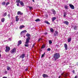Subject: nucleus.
<instances>
[{"mask_svg": "<svg viewBox=\"0 0 78 78\" xmlns=\"http://www.w3.org/2000/svg\"><path fill=\"white\" fill-rule=\"evenodd\" d=\"M30 40V37H28V38L26 40V41L25 42V44H24L25 47H28L29 46V44H28L29 43V40Z\"/></svg>", "mask_w": 78, "mask_h": 78, "instance_id": "f257e3e1", "label": "nucleus"}, {"mask_svg": "<svg viewBox=\"0 0 78 78\" xmlns=\"http://www.w3.org/2000/svg\"><path fill=\"white\" fill-rule=\"evenodd\" d=\"M59 57H60V55H59V54L58 53H56L54 55V57L55 60L58 59Z\"/></svg>", "mask_w": 78, "mask_h": 78, "instance_id": "f03ea898", "label": "nucleus"}, {"mask_svg": "<svg viewBox=\"0 0 78 78\" xmlns=\"http://www.w3.org/2000/svg\"><path fill=\"white\" fill-rule=\"evenodd\" d=\"M6 49L5 51L6 52H8V51H9V50H10V47L8 46H6Z\"/></svg>", "mask_w": 78, "mask_h": 78, "instance_id": "7ed1b4c3", "label": "nucleus"}, {"mask_svg": "<svg viewBox=\"0 0 78 78\" xmlns=\"http://www.w3.org/2000/svg\"><path fill=\"white\" fill-rule=\"evenodd\" d=\"M61 75H62V76H63L64 77H66V76H67L68 75V73H62L61 74Z\"/></svg>", "mask_w": 78, "mask_h": 78, "instance_id": "20e7f679", "label": "nucleus"}, {"mask_svg": "<svg viewBox=\"0 0 78 78\" xmlns=\"http://www.w3.org/2000/svg\"><path fill=\"white\" fill-rule=\"evenodd\" d=\"M27 30H24L22 31V32H21L20 33V34L21 35H23V34H25V33H27Z\"/></svg>", "mask_w": 78, "mask_h": 78, "instance_id": "39448f33", "label": "nucleus"}, {"mask_svg": "<svg viewBox=\"0 0 78 78\" xmlns=\"http://www.w3.org/2000/svg\"><path fill=\"white\" fill-rule=\"evenodd\" d=\"M71 28H73V29H74V30H78V29H77V27L76 26H73Z\"/></svg>", "mask_w": 78, "mask_h": 78, "instance_id": "423d86ee", "label": "nucleus"}, {"mask_svg": "<svg viewBox=\"0 0 78 78\" xmlns=\"http://www.w3.org/2000/svg\"><path fill=\"white\" fill-rule=\"evenodd\" d=\"M69 6L70 8H71L72 9H75L74 6L72 4H69Z\"/></svg>", "mask_w": 78, "mask_h": 78, "instance_id": "0eeeda50", "label": "nucleus"}, {"mask_svg": "<svg viewBox=\"0 0 78 78\" xmlns=\"http://www.w3.org/2000/svg\"><path fill=\"white\" fill-rule=\"evenodd\" d=\"M14 53H16V48H13L11 52V53L13 54Z\"/></svg>", "mask_w": 78, "mask_h": 78, "instance_id": "6e6552de", "label": "nucleus"}, {"mask_svg": "<svg viewBox=\"0 0 78 78\" xmlns=\"http://www.w3.org/2000/svg\"><path fill=\"white\" fill-rule=\"evenodd\" d=\"M25 54H23L20 56V58H22V59H23L25 58Z\"/></svg>", "mask_w": 78, "mask_h": 78, "instance_id": "1a4fd4ad", "label": "nucleus"}, {"mask_svg": "<svg viewBox=\"0 0 78 78\" xmlns=\"http://www.w3.org/2000/svg\"><path fill=\"white\" fill-rule=\"evenodd\" d=\"M42 76H43V77L44 78H47V77H48V75L45 74H43Z\"/></svg>", "mask_w": 78, "mask_h": 78, "instance_id": "9d476101", "label": "nucleus"}, {"mask_svg": "<svg viewBox=\"0 0 78 78\" xmlns=\"http://www.w3.org/2000/svg\"><path fill=\"white\" fill-rule=\"evenodd\" d=\"M64 47L65 49L66 50H67V49H68V47H67V44H64Z\"/></svg>", "mask_w": 78, "mask_h": 78, "instance_id": "9b49d317", "label": "nucleus"}, {"mask_svg": "<svg viewBox=\"0 0 78 78\" xmlns=\"http://www.w3.org/2000/svg\"><path fill=\"white\" fill-rule=\"evenodd\" d=\"M63 23H64V24H66V25H69V22L67 21H64Z\"/></svg>", "mask_w": 78, "mask_h": 78, "instance_id": "f8f14e48", "label": "nucleus"}, {"mask_svg": "<svg viewBox=\"0 0 78 78\" xmlns=\"http://www.w3.org/2000/svg\"><path fill=\"white\" fill-rule=\"evenodd\" d=\"M23 28H25V26H24L23 25H21L19 27V28L20 30H22V29Z\"/></svg>", "mask_w": 78, "mask_h": 78, "instance_id": "ddd939ff", "label": "nucleus"}, {"mask_svg": "<svg viewBox=\"0 0 78 78\" xmlns=\"http://www.w3.org/2000/svg\"><path fill=\"white\" fill-rule=\"evenodd\" d=\"M18 16H17L16 17V22H18L19 20V19L18 18Z\"/></svg>", "mask_w": 78, "mask_h": 78, "instance_id": "4468645a", "label": "nucleus"}, {"mask_svg": "<svg viewBox=\"0 0 78 78\" xmlns=\"http://www.w3.org/2000/svg\"><path fill=\"white\" fill-rule=\"evenodd\" d=\"M7 68V70L9 71V70H11V68L9 66H8L6 67Z\"/></svg>", "mask_w": 78, "mask_h": 78, "instance_id": "2eb2a0df", "label": "nucleus"}, {"mask_svg": "<svg viewBox=\"0 0 78 78\" xmlns=\"http://www.w3.org/2000/svg\"><path fill=\"white\" fill-rule=\"evenodd\" d=\"M20 14V15H22V14H23V13H22L20 11H18L17 12V15H19Z\"/></svg>", "mask_w": 78, "mask_h": 78, "instance_id": "dca6fc26", "label": "nucleus"}, {"mask_svg": "<svg viewBox=\"0 0 78 78\" xmlns=\"http://www.w3.org/2000/svg\"><path fill=\"white\" fill-rule=\"evenodd\" d=\"M20 5L22 6H24V4L23 3V2H22V1H21L20 2Z\"/></svg>", "mask_w": 78, "mask_h": 78, "instance_id": "f3484780", "label": "nucleus"}, {"mask_svg": "<svg viewBox=\"0 0 78 78\" xmlns=\"http://www.w3.org/2000/svg\"><path fill=\"white\" fill-rule=\"evenodd\" d=\"M18 45H20V44H22V41L20 40V41H18Z\"/></svg>", "mask_w": 78, "mask_h": 78, "instance_id": "a211bd4d", "label": "nucleus"}, {"mask_svg": "<svg viewBox=\"0 0 78 78\" xmlns=\"http://www.w3.org/2000/svg\"><path fill=\"white\" fill-rule=\"evenodd\" d=\"M52 12L53 14H54V15H55L56 14V11L55 10H52Z\"/></svg>", "mask_w": 78, "mask_h": 78, "instance_id": "6ab92c4d", "label": "nucleus"}, {"mask_svg": "<svg viewBox=\"0 0 78 78\" xmlns=\"http://www.w3.org/2000/svg\"><path fill=\"white\" fill-rule=\"evenodd\" d=\"M72 40V39L70 37L68 39V42H70V41H71V40Z\"/></svg>", "mask_w": 78, "mask_h": 78, "instance_id": "aec40b11", "label": "nucleus"}, {"mask_svg": "<svg viewBox=\"0 0 78 78\" xmlns=\"http://www.w3.org/2000/svg\"><path fill=\"white\" fill-rule=\"evenodd\" d=\"M56 17H53L52 18V21L53 22L55 20H56Z\"/></svg>", "mask_w": 78, "mask_h": 78, "instance_id": "412c9836", "label": "nucleus"}, {"mask_svg": "<svg viewBox=\"0 0 78 78\" xmlns=\"http://www.w3.org/2000/svg\"><path fill=\"white\" fill-rule=\"evenodd\" d=\"M55 34H54L55 36H58V31H55Z\"/></svg>", "mask_w": 78, "mask_h": 78, "instance_id": "4be33fe9", "label": "nucleus"}, {"mask_svg": "<svg viewBox=\"0 0 78 78\" xmlns=\"http://www.w3.org/2000/svg\"><path fill=\"white\" fill-rule=\"evenodd\" d=\"M16 2L17 3H20V0H17L16 1Z\"/></svg>", "mask_w": 78, "mask_h": 78, "instance_id": "5701e85b", "label": "nucleus"}, {"mask_svg": "<svg viewBox=\"0 0 78 78\" xmlns=\"http://www.w3.org/2000/svg\"><path fill=\"white\" fill-rule=\"evenodd\" d=\"M35 21L36 22H39L40 21V20L39 19H37L36 20H35Z\"/></svg>", "mask_w": 78, "mask_h": 78, "instance_id": "b1692460", "label": "nucleus"}, {"mask_svg": "<svg viewBox=\"0 0 78 78\" xmlns=\"http://www.w3.org/2000/svg\"><path fill=\"white\" fill-rule=\"evenodd\" d=\"M30 36V34H26V36H27V37H30L29 36Z\"/></svg>", "mask_w": 78, "mask_h": 78, "instance_id": "393cba45", "label": "nucleus"}, {"mask_svg": "<svg viewBox=\"0 0 78 78\" xmlns=\"http://www.w3.org/2000/svg\"><path fill=\"white\" fill-rule=\"evenodd\" d=\"M50 31L52 33H53V31H54L53 29L52 28L50 29Z\"/></svg>", "mask_w": 78, "mask_h": 78, "instance_id": "a878e982", "label": "nucleus"}, {"mask_svg": "<svg viewBox=\"0 0 78 78\" xmlns=\"http://www.w3.org/2000/svg\"><path fill=\"white\" fill-rule=\"evenodd\" d=\"M6 15H7V12H5V13L4 14V16L5 17V16H6Z\"/></svg>", "mask_w": 78, "mask_h": 78, "instance_id": "bb28decb", "label": "nucleus"}, {"mask_svg": "<svg viewBox=\"0 0 78 78\" xmlns=\"http://www.w3.org/2000/svg\"><path fill=\"white\" fill-rule=\"evenodd\" d=\"M1 21H2V22H5V19L2 18L1 19Z\"/></svg>", "mask_w": 78, "mask_h": 78, "instance_id": "cd10ccee", "label": "nucleus"}, {"mask_svg": "<svg viewBox=\"0 0 78 78\" xmlns=\"http://www.w3.org/2000/svg\"><path fill=\"white\" fill-rule=\"evenodd\" d=\"M63 17H66V12H65L63 13Z\"/></svg>", "mask_w": 78, "mask_h": 78, "instance_id": "c85d7f7f", "label": "nucleus"}, {"mask_svg": "<svg viewBox=\"0 0 78 78\" xmlns=\"http://www.w3.org/2000/svg\"><path fill=\"white\" fill-rule=\"evenodd\" d=\"M65 8L66 9H68V6L67 5H65Z\"/></svg>", "mask_w": 78, "mask_h": 78, "instance_id": "c756f323", "label": "nucleus"}, {"mask_svg": "<svg viewBox=\"0 0 78 78\" xmlns=\"http://www.w3.org/2000/svg\"><path fill=\"white\" fill-rule=\"evenodd\" d=\"M49 44H52V41H51V40H49Z\"/></svg>", "mask_w": 78, "mask_h": 78, "instance_id": "7c9ffc66", "label": "nucleus"}, {"mask_svg": "<svg viewBox=\"0 0 78 78\" xmlns=\"http://www.w3.org/2000/svg\"><path fill=\"white\" fill-rule=\"evenodd\" d=\"M45 52H44V54L42 55L41 57V58H43V57H44V56H45Z\"/></svg>", "mask_w": 78, "mask_h": 78, "instance_id": "2f4dec72", "label": "nucleus"}, {"mask_svg": "<svg viewBox=\"0 0 78 78\" xmlns=\"http://www.w3.org/2000/svg\"><path fill=\"white\" fill-rule=\"evenodd\" d=\"M45 23H47V24H48V25H50V24L49 22L48 21H45Z\"/></svg>", "mask_w": 78, "mask_h": 78, "instance_id": "473e14b6", "label": "nucleus"}, {"mask_svg": "<svg viewBox=\"0 0 78 78\" xmlns=\"http://www.w3.org/2000/svg\"><path fill=\"white\" fill-rule=\"evenodd\" d=\"M5 2H3L2 3V5H5Z\"/></svg>", "mask_w": 78, "mask_h": 78, "instance_id": "72a5a7b5", "label": "nucleus"}, {"mask_svg": "<svg viewBox=\"0 0 78 78\" xmlns=\"http://www.w3.org/2000/svg\"><path fill=\"white\" fill-rule=\"evenodd\" d=\"M28 8H29L30 9V10H31V9H33V7H32L29 6Z\"/></svg>", "mask_w": 78, "mask_h": 78, "instance_id": "f704fd0d", "label": "nucleus"}, {"mask_svg": "<svg viewBox=\"0 0 78 78\" xmlns=\"http://www.w3.org/2000/svg\"><path fill=\"white\" fill-rule=\"evenodd\" d=\"M29 68H28V67H27L25 69V71H27V70H28Z\"/></svg>", "mask_w": 78, "mask_h": 78, "instance_id": "c9c22d12", "label": "nucleus"}, {"mask_svg": "<svg viewBox=\"0 0 78 78\" xmlns=\"http://www.w3.org/2000/svg\"><path fill=\"white\" fill-rule=\"evenodd\" d=\"M9 2H7L6 3V6H7V5H9Z\"/></svg>", "mask_w": 78, "mask_h": 78, "instance_id": "e433bc0d", "label": "nucleus"}, {"mask_svg": "<svg viewBox=\"0 0 78 78\" xmlns=\"http://www.w3.org/2000/svg\"><path fill=\"white\" fill-rule=\"evenodd\" d=\"M45 48V46L43 45L42 47L41 48Z\"/></svg>", "mask_w": 78, "mask_h": 78, "instance_id": "4c0bfd02", "label": "nucleus"}, {"mask_svg": "<svg viewBox=\"0 0 78 78\" xmlns=\"http://www.w3.org/2000/svg\"><path fill=\"white\" fill-rule=\"evenodd\" d=\"M47 50H48V51H50V50H51V49H50V48H48L47 49Z\"/></svg>", "mask_w": 78, "mask_h": 78, "instance_id": "58836bf2", "label": "nucleus"}, {"mask_svg": "<svg viewBox=\"0 0 78 78\" xmlns=\"http://www.w3.org/2000/svg\"><path fill=\"white\" fill-rule=\"evenodd\" d=\"M35 44H36L35 43L34 44L32 47V48H33L34 47V45H35Z\"/></svg>", "mask_w": 78, "mask_h": 78, "instance_id": "ea45409f", "label": "nucleus"}, {"mask_svg": "<svg viewBox=\"0 0 78 78\" xmlns=\"http://www.w3.org/2000/svg\"><path fill=\"white\" fill-rule=\"evenodd\" d=\"M16 5L17 6H19V3H17Z\"/></svg>", "mask_w": 78, "mask_h": 78, "instance_id": "a19ab883", "label": "nucleus"}, {"mask_svg": "<svg viewBox=\"0 0 78 78\" xmlns=\"http://www.w3.org/2000/svg\"><path fill=\"white\" fill-rule=\"evenodd\" d=\"M48 34V33H47V32H46V33H44V34H45V35H47Z\"/></svg>", "mask_w": 78, "mask_h": 78, "instance_id": "79ce46f5", "label": "nucleus"}, {"mask_svg": "<svg viewBox=\"0 0 78 78\" xmlns=\"http://www.w3.org/2000/svg\"><path fill=\"white\" fill-rule=\"evenodd\" d=\"M5 74H7V71H5Z\"/></svg>", "mask_w": 78, "mask_h": 78, "instance_id": "37998d69", "label": "nucleus"}, {"mask_svg": "<svg viewBox=\"0 0 78 78\" xmlns=\"http://www.w3.org/2000/svg\"><path fill=\"white\" fill-rule=\"evenodd\" d=\"M8 16L9 17H9H10V14H9L8 15Z\"/></svg>", "mask_w": 78, "mask_h": 78, "instance_id": "c03bdc74", "label": "nucleus"}, {"mask_svg": "<svg viewBox=\"0 0 78 78\" xmlns=\"http://www.w3.org/2000/svg\"><path fill=\"white\" fill-rule=\"evenodd\" d=\"M42 39L41 38H40L38 40V41L39 42Z\"/></svg>", "mask_w": 78, "mask_h": 78, "instance_id": "a18cd8bd", "label": "nucleus"}, {"mask_svg": "<svg viewBox=\"0 0 78 78\" xmlns=\"http://www.w3.org/2000/svg\"><path fill=\"white\" fill-rule=\"evenodd\" d=\"M2 78H7V77H5V76H4L2 77Z\"/></svg>", "mask_w": 78, "mask_h": 78, "instance_id": "49530a36", "label": "nucleus"}, {"mask_svg": "<svg viewBox=\"0 0 78 78\" xmlns=\"http://www.w3.org/2000/svg\"><path fill=\"white\" fill-rule=\"evenodd\" d=\"M74 78H77V76H76Z\"/></svg>", "mask_w": 78, "mask_h": 78, "instance_id": "de8ad7c7", "label": "nucleus"}, {"mask_svg": "<svg viewBox=\"0 0 78 78\" xmlns=\"http://www.w3.org/2000/svg\"><path fill=\"white\" fill-rule=\"evenodd\" d=\"M73 73H74L75 71H74V70L73 71Z\"/></svg>", "mask_w": 78, "mask_h": 78, "instance_id": "09e8293b", "label": "nucleus"}, {"mask_svg": "<svg viewBox=\"0 0 78 78\" xmlns=\"http://www.w3.org/2000/svg\"><path fill=\"white\" fill-rule=\"evenodd\" d=\"M76 66H78V63H77L76 64Z\"/></svg>", "mask_w": 78, "mask_h": 78, "instance_id": "8fccbe9b", "label": "nucleus"}, {"mask_svg": "<svg viewBox=\"0 0 78 78\" xmlns=\"http://www.w3.org/2000/svg\"><path fill=\"white\" fill-rule=\"evenodd\" d=\"M32 2H34V0H32Z\"/></svg>", "mask_w": 78, "mask_h": 78, "instance_id": "3c124183", "label": "nucleus"}, {"mask_svg": "<svg viewBox=\"0 0 78 78\" xmlns=\"http://www.w3.org/2000/svg\"><path fill=\"white\" fill-rule=\"evenodd\" d=\"M2 55H1V54H0V57H1V56Z\"/></svg>", "mask_w": 78, "mask_h": 78, "instance_id": "603ef678", "label": "nucleus"}, {"mask_svg": "<svg viewBox=\"0 0 78 78\" xmlns=\"http://www.w3.org/2000/svg\"><path fill=\"white\" fill-rule=\"evenodd\" d=\"M58 78H61V76H59Z\"/></svg>", "mask_w": 78, "mask_h": 78, "instance_id": "864d4df0", "label": "nucleus"}, {"mask_svg": "<svg viewBox=\"0 0 78 78\" xmlns=\"http://www.w3.org/2000/svg\"><path fill=\"white\" fill-rule=\"evenodd\" d=\"M5 1H6V0H5Z\"/></svg>", "mask_w": 78, "mask_h": 78, "instance_id": "5fc2aeb1", "label": "nucleus"}, {"mask_svg": "<svg viewBox=\"0 0 78 78\" xmlns=\"http://www.w3.org/2000/svg\"><path fill=\"white\" fill-rule=\"evenodd\" d=\"M1 52V51H0V52Z\"/></svg>", "mask_w": 78, "mask_h": 78, "instance_id": "6e6d98bb", "label": "nucleus"}]
</instances>
